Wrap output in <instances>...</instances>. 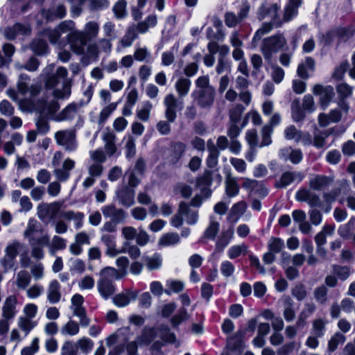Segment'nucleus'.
Masks as SVG:
<instances>
[{
  "label": "nucleus",
  "instance_id": "obj_1",
  "mask_svg": "<svg viewBox=\"0 0 355 355\" xmlns=\"http://www.w3.org/2000/svg\"><path fill=\"white\" fill-rule=\"evenodd\" d=\"M286 40L282 35H275L263 40L261 52L266 60L270 62L274 53L282 49L286 45Z\"/></svg>",
  "mask_w": 355,
  "mask_h": 355
},
{
  "label": "nucleus",
  "instance_id": "obj_2",
  "mask_svg": "<svg viewBox=\"0 0 355 355\" xmlns=\"http://www.w3.org/2000/svg\"><path fill=\"white\" fill-rule=\"evenodd\" d=\"M56 143L63 146L65 150L73 152L77 149L76 132L75 130H64L57 131L54 135Z\"/></svg>",
  "mask_w": 355,
  "mask_h": 355
},
{
  "label": "nucleus",
  "instance_id": "obj_3",
  "mask_svg": "<svg viewBox=\"0 0 355 355\" xmlns=\"http://www.w3.org/2000/svg\"><path fill=\"white\" fill-rule=\"evenodd\" d=\"M279 8L280 6L277 3H263L257 11V17L260 21L268 19L269 21L280 24Z\"/></svg>",
  "mask_w": 355,
  "mask_h": 355
},
{
  "label": "nucleus",
  "instance_id": "obj_4",
  "mask_svg": "<svg viewBox=\"0 0 355 355\" xmlns=\"http://www.w3.org/2000/svg\"><path fill=\"white\" fill-rule=\"evenodd\" d=\"M69 32L67 37L71 49L76 54H83L88 40L83 31H78L75 28Z\"/></svg>",
  "mask_w": 355,
  "mask_h": 355
},
{
  "label": "nucleus",
  "instance_id": "obj_5",
  "mask_svg": "<svg viewBox=\"0 0 355 355\" xmlns=\"http://www.w3.org/2000/svg\"><path fill=\"white\" fill-rule=\"evenodd\" d=\"M76 27L73 21H64L54 29H46L44 31V35L48 37L51 44H57L62 34L68 33Z\"/></svg>",
  "mask_w": 355,
  "mask_h": 355
},
{
  "label": "nucleus",
  "instance_id": "obj_6",
  "mask_svg": "<svg viewBox=\"0 0 355 355\" xmlns=\"http://www.w3.org/2000/svg\"><path fill=\"white\" fill-rule=\"evenodd\" d=\"M312 92L314 95L319 97V104L322 110L327 108L335 95L332 87L322 86L320 84L315 85L312 88Z\"/></svg>",
  "mask_w": 355,
  "mask_h": 355
},
{
  "label": "nucleus",
  "instance_id": "obj_7",
  "mask_svg": "<svg viewBox=\"0 0 355 355\" xmlns=\"http://www.w3.org/2000/svg\"><path fill=\"white\" fill-rule=\"evenodd\" d=\"M61 203L54 202L51 203H41L37 206V216L42 220L53 218L60 211Z\"/></svg>",
  "mask_w": 355,
  "mask_h": 355
},
{
  "label": "nucleus",
  "instance_id": "obj_8",
  "mask_svg": "<svg viewBox=\"0 0 355 355\" xmlns=\"http://www.w3.org/2000/svg\"><path fill=\"white\" fill-rule=\"evenodd\" d=\"M165 106V117L168 122H173L177 116L178 101L173 94H168L164 99Z\"/></svg>",
  "mask_w": 355,
  "mask_h": 355
},
{
  "label": "nucleus",
  "instance_id": "obj_9",
  "mask_svg": "<svg viewBox=\"0 0 355 355\" xmlns=\"http://www.w3.org/2000/svg\"><path fill=\"white\" fill-rule=\"evenodd\" d=\"M60 108V104L56 100L47 101L42 98L34 106L37 112L47 116H53Z\"/></svg>",
  "mask_w": 355,
  "mask_h": 355
},
{
  "label": "nucleus",
  "instance_id": "obj_10",
  "mask_svg": "<svg viewBox=\"0 0 355 355\" xmlns=\"http://www.w3.org/2000/svg\"><path fill=\"white\" fill-rule=\"evenodd\" d=\"M102 213L105 218H110L114 223H122L125 217V212L121 209H117L113 205H109L101 209Z\"/></svg>",
  "mask_w": 355,
  "mask_h": 355
},
{
  "label": "nucleus",
  "instance_id": "obj_11",
  "mask_svg": "<svg viewBox=\"0 0 355 355\" xmlns=\"http://www.w3.org/2000/svg\"><path fill=\"white\" fill-rule=\"evenodd\" d=\"M101 241L105 245V254L110 257H114L121 253L126 252L125 248L119 250L116 248L115 239L113 236L109 234H103L101 237Z\"/></svg>",
  "mask_w": 355,
  "mask_h": 355
},
{
  "label": "nucleus",
  "instance_id": "obj_12",
  "mask_svg": "<svg viewBox=\"0 0 355 355\" xmlns=\"http://www.w3.org/2000/svg\"><path fill=\"white\" fill-rule=\"evenodd\" d=\"M212 182V175L210 171H205L200 177L196 179V186L201 191V194L204 198H207L211 196V190L209 187Z\"/></svg>",
  "mask_w": 355,
  "mask_h": 355
},
{
  "label": "nucleus",
  "instance_id": "obj_13",
  "mask_svg": "<svg viewBox=\"0 0 355 355\" xmlns=\"http://www.w3.org/2000/svg\"><path fill=\"white\" fill-rule=\"evenodd\" d=\"M215 91L209 90L193 92L192 96L197 101L199 106L202 108H207L212 105L214 101Z\"/></svg>",
  "mask_w": 355,
  "mask_h": 355
},
{
  "label": "nucleus",
  "instance_id": "obj_14",
  "mask_svg": "<svg viewBox=\"0 0 355 355\" xmlns=\"http://www.w3.org/2000/svg\"><path fill=\"white\" fill-rule=\"evenodd\" d=\"M17 299L15 295L6 298L2 306V317L5 319H12L17 313Z\"/></svg>",
  "mask_w": 355,
  "mask_h": 355
},
{
  "label": "nucleus",
  "instance_id": "obj_15",
  "mask_svg": "<svg viewBox=\"0 0 355 355\" xmlns=\"http://www.w3.org/2000/svg\"><path fill=\"white\" fill-rule=\"evenodd\" d=\"M102 139L105 143L104 149L105 150V154L109 157L114 155L117 150L115 144L116 139V135L110 130H106L103 133Z\"/></svg>",
  "mask_w": 355,
  "mask_h": 355
},
{
  "label": "nucleus",
  "instance_id": "obj_16",
  "mask_svg": "<svg viewBox=\"0 0 355 355\" xmlns=\"http://www.w3.org/2000/svg\"><path fill=\"white\" fill-rule=\"evenodd\" d=\"M75 167V162L67 158L62 163L61 168H56L54 171L55 177L60 181H66L70 176L69 171Z\"/></svg>",
  "mask_w": 355,
  "mask_h": 355
},
{
  "label": "nucleus",
  "instance_id": "obj_17",
  "mask_svg": "<svg viewBox=\"0 0 355 355\" xmlns=\"http://www.w3.org/2000/svg\"><path fill=\"white\" fill-rule=\"evenodd\" d=\"M137 297V293L134 291H126L125 293L116 295L113 298L114 304L118 307H124L132 301H135Z\"/></svg>",
  "mask_w": 355,
  "mask_h": 355
},
{
  "label": "nucleus",
  "instance_id": "obj_18",
  "mask_svg": "<svg viewBox=\"0 0 355 355\" xmlns=\"http://www.w3.org/2000/svg\"><path fill=\"white\" fill-rule=\"evenodd\" d=\"M315 67V60L311 57H307L298 65L297 69V75L302 78L307 79L309 76V73L313 71Z\"/></svg>",
  "mask_w": 355,
  "mask_h": 355
},
{
  "label": "nucleus",
  "instance_id": "obj_19",
  "mask_svg": "<svg viewBox=\"0 0 355 355\" xmlns=\"http://www.w3.org/2000/svg\"><path fill=\"white\" fill-rule=\"evenodd\" d=\"M47 299L51 304H56L60 300V285L57 280H52L49 282L47 288Z\"/></svg>",
  "mask_w": 355,
  "mask_h": 355
},
{
  "label": "nucleus",
  "instance_id": "obj_20",
  "mask_svg": "<svg viewBox=\"0 0 355 355\" xmlns=\"http://www.w3.org/2000/svg\"><path fill=\"white\" fill-rule=\"evenodd\" d=\"M279 156L284 160H290L293 164H298L302 159V153L300 149L284 148L281 150Z\"/></svg>",
  "mask_w": 355,
  "mask_h": 355
},
{
  "label": "nucleus",
  "instance_id": "obj_21",
  "mask_svg": "<svg viewBox=\"0 0 355 355\" xmlns=\"http://www.w3.org/2000/svg\"><path fill=\"white\" fill-rule=\"evenodd\" d=\"M120 203L125 207H130L135 203V191L125 187L117 193Z\"/></svg>",
  "mask_w": 355,
  "mask_h": 355
},
{
  "label": "nucleus",
  "instance_id": "obj_22",
  "mask_svg": "<svg viewBox=\"0 0 355 355\" xmlns=\"http://www.w3.org/2000/svg\"><path fill=\"white\" fill-rule=\"evenodd\" d=\"M30 33L31 28L28 26L17 24L11 28H8L5 31V35L8 39L12 40L17 35H28Z\"/></svg>",
  "mask_w": 355,
  "mask_h": 355
},
{
  "label": "nucleus",
  "instance_id": "obj_23",
  "mask_svg": "<svg viewBox=\"0 0 355 355\" xmlns=\"http://www.w3.org/2000/svg\"><path fill=\"white\" fill-rule=\"evenodd\" d=\"M60 216L67 221H73L76 230L81 228L83 226L84 214L82 212L67 211L62 212Z\"/></svg>",
  "mask_w": 355,
  "mask_h": 355
},
{
  "label": "nucleus",
  "instance_id": "obj_24",
  "mask_svg": "<svg viewBox=\"0 0 355 355\" xmlns=\"http://www.w3.org/2000/svg\"><path fill=\"white\" fill-rule=\"evenodd\" d=\"M77 114V105L74 103L68 105L58 114L54 116L53 119L56 121H67L73 119Z\"/></svg>",
  "mask_w": 355,
  "mask_h": 355
},
{
  "label": "nucleus",
  "instance_id": "obj_25",
  "mask_svg": "<svg viewBox=\"0 0 355 355\" xmlns=\"http://www.w3.org/2000/svg\"><path fill=\"white\" fill-rule=\"evenodd\" d=\"M180 238L178 234L168 232L162 234L158 240L157 245L160 248H166L174 245L180 243Z\"/></svg>",
  "mask_w": 355,
  "mask_h": 355
},
{
  "label": "nucleus",
  "instance_id": "obj_26",
  "mask_svg": "<svg viewBox=\"0 0 355 355\" xmlns=\"http://www.w3.org/2000/svg\"><path fill=\"white\" fill-rule=\"evenodd\" d=\"M282 301L284 303V318L287 322H292L295 318L293 302L288 296L282 297Z\"/></svg>",
  "mask_w": 355,
  "mask_h": 355
},
{
  "label": "nucleus",
  "instance_id": "obj_27",
  "mask_svg": "<svg viewBox=\"0 0 355 355\" xmlns=\"http://www.w3.org/2000/svg\"><path fill=\"white\" fill-rule=\"evenodd\" d=\"M180 213L183 214L187 223L189 225L196 224L198 219V212L190 209L185 202L180 204Z\"/></svg>",
  "mask_w": 355,
  "mask_h": 355
},
{
  "label": "nucleus",
  "instance_id": "obj_28",
  "mask_svg": "<svg viewBox=\"0 0 355 355\" xmlns=\"http://www.w3.org/2000/svg\"><path fill=\"white\" fill-rule=\"evenodd\" d=\"M315 310V305L313 303L305 304L304 308L299 315L296 322L297 327H303L306 325V320L309 318Z\"/></svg>",
  "mask_w": 355,
  "mask_h": 355
},
{
  "label": "nucleus",
  "instance_id": "obj_29",
  "mask_svg": "<svg viewBox=\"0 0 355 355\" xmlns=\"http://www.w3.org/2000/svg\"><path fill=\"white\" fill-rule=\"evenodd\" d=\"M239 187L236 179L232 176L230 173H226L225 177V192L227 196L234 197L239 193Z\"/></svg>",
  "mask_w": 355,
  "mask_h": 355
},
{
  "label": "nucleus",
  "instance_id": "obj_30",
  "mask_svg": "<svg viewBox=\"0 0 355 355\" xmlns=\"http://www.w3.org/2000/svg\"><path fill=\"white\" fill-rule=\"evenodd\" d=\"M191 81L184 77H181L175 82V88L179 97L186 96L190 90Z\"/></svg>",
  "mask_w": 355,
  "mask_h": 355
},
{
  "label": "nucleus",
  "instance_id": "obj_31",
  "mask_svg": "<svg viewBox=\"0 0 355 355\" xmlns=\"http://www.w3.org/2000/svg\"><path fill=\"white\" fill-rule=\"evenodd\" d=\"M67 70L63 67L57 69L56 73L47 78L45 86L46 88H52L55 87L58 83L59 78H65L67 76Z\"/></svg>",
  "mask_w": 355,
  "mask_h": 355
},
{
  "label": "nucleus",
  "instance_id": "obj_32",
  "mask_svg": "<svg viewBox=\"0 0 355 355\" xmlns=\"http://www.w3.org/2000/svg\"><path fill=\"white\" fill-rule=\"evenodd\" d=\"M153 107V103L149 101H144L141 107L137 110V117L141 121L146 122L150 118V114Z\"/></svg>",
  "mask_w": 355,
  "mask_h": 355
},
{
  "label": "nucleus",
  "instance_id": "obj_33",
  "mask_svg": "<svg viewBox=\"0 0 355 355\" xmlns=\"http://www.w3.org/2000/svg\"><path fill=\"white\" fill-rule=\"evenodd\" d=\"M295 179L302 180V174L300 173H294L291 172H286L282 175L279 181L277 182L276 186L279 188H284L292 182H293Z\"/></svg>",
  "mask_w": 355,
  "mask_h": 355
},
{
  "label": "nucleus",
  "instance_id": "obj_34",
  "mask_svg": "<svg viewBox=\"0 0 355 355\" xmlns=\"http://www.w3.org/2000/svg\"><path fill=\"white\" fill-rule=\"evenodd\" d=\"M117 105V103H110L101 109L98 118L99 125H103L105 123L111 114L116 109Z\"/></svg>",
  "mask_w": 355,
  "mask_h": 355
},
{
  "label": "nucleus",
  "instance_id": "obj_35",
  "mask_svg": "<svg viewBox=\"0 0 355 355\" xmlns=\"http://www.w3.org/2000/svg\"><path fill=\"white\" fill-rule=\"evenodd\" d=\"M98 291L104 299L109 298L114 293V287L111 282H98Z\"/></svg>",
  "mask_w": 355,
  "mask_h": 355
},
{
  "label": "nucleus",
  "instance_id": "obj_36",
  "mask_svg": "<svg viewBox=\"0 0 355 355\" xmlns=\"http://www.w3.org/2000/svg\"><path fill=\"white\" fill-rule=\"evenodd\" d=\"M331 181L330 178L318 175L310 180L309 184L313 189L320 190L326 187Z\"/></svg>",
  "mask_w": 355,
  "mask_h": 355
},
{
  "label": "nucleus",
  "instance_id": "obj_37",
  "mask_svg": "<svg viewBox=\"0 0 355 355\" xmlns=\"http://www.w3.org/2000/svg\"><path fill=\"white\" fill-rule=\"evenodd\" d=\"M83 302V297L80 294H76L71 297V309L74 315L78 317L85 314V309L82 306Z\"/></svg>",
  "mask_w": 355,
  "mask_h": 355
},
{
  "label": "nucleus",
  "instance_id": "obj_38",
  "mask_svg": "<svg viewBox=\"0 0 355 355\" xmlns=\"http://www.w3.org/2000/svg\"><path fill=\"white\" fill-rule=\"evenodd\" d=\"M185 151V145L181 142L173 143L171 145L170 161L176 163L183 155Z\"/></svg>",
  "mask_w": 355,
  "mask_h": 355
},
{
  "label": "nucleus",
  "instance_id": "obj_39",
  "mask_svg": "<svg viewBox=\"0 0 355 355\" xmlns=\"http://www.w3.org/2000/svg\"><path fill=\"white\" fill-rule=\"evenodd\" d=\"M99 32V25L96 21H89L85 24L84 27V31L83 32L84 35L88 40L94 39L97 37Z\"/></svg>",
  "mask_w": 355,
  "mask_h": 355
},
{
  "label": "nucleus",
  "instance_id": "obj_40",
  "mask_svg": "<svg viewBox=\"0 0 355 355\" xmlns=\"http://www.w3.org/2000/svg\"><path fill=\"white\" fill-rule=\"evenodd\" d=\"M100 279L98 281L111 282L112 279H120L121 276L119 275L118 271L112 267H106L101 270Z\"/></svg>",
  "mask_w": 355,
  "mask_h": 355
},
{
  "label": "nucleus",
  "instance_id": "obj_41",
  "mask_svg": "<svg viewBox=\"0 0 355 355\" xmlns=\"http://www.w3.org/2000/svg\"><path fill=\"white\" fill-rule=\"evenodd\" d=\"M301 4V0H289L288 5L285 8L284 19L288 21L296 14L297 8Z\"/></svg>",
  "mask_w": 355,
  "mask_h": 355
},
{
  "label": "nucleus",
  "instance_id": "obj_42",
  "mask_svg": "<svg viewBox=\"0 0 355 355\" xmlns=\"http://www.w3.org/2000/svg\"><path fill=\"white\" fill-rule=\"evenodd\" d=\"M56 99H64L68 98L71 94V83L68 80H64L61 89H55L52 93Z\"/></svg>",
  "mask_w": 355,
  "mask_h": 355
},
{
  "label": "nucleus",
  "instance_id": "obj_43",
  "mask_svg": "<svg viewBox=\"0 0 355 355\" xmlns=\"http://www.w3.org/2000/svg\"><path fill=\"white\" fill-rule=\"evenodd\" d=\"M145 263L149 270L159 269L162 266V258L159 254H155L151 257L145 258Z\"/></svg>",
  "mask_w": 355,
  "mask_h": 355
},
{
  "label": "nucleus",
  "instance_id": "obj_44",
  "mask_svg": "<svg viewBox=\"0 0 355 355\" xmlns=\"http://www.w3.org/2000/svg\"><path fill=\"white\" fill-rule=\"evenodd\" d=\"M246 204L241 201L234 205L230 210L229 217L234 221H236L245 211Z\"/></svg>",
  "mask_w": 355,
  "mask_h": 355
},
{
  "label": "nucleus",
  "instance_id": "obj_45",
  "mask_svg": "<svg viewBox=\"0 0 355 355\" xmlns=\"http://www.w3.org/2000/svg\"><path fill=\"white\" fill-rule=\"evenodd\" d=\"M25 245L19 241H15L8 245L5 249L6 254L15 259L19 252L24 249Z\"/></svg>",
  "mask_w": 355,
  "mask_h": 355
},
{
  "label": "nucleus",
  "instance_id": "obj_46",
  "mask_svg": "<svg viewBox=\"0 0 355 355\" xmlns=\"http://www.w3.org/2000/svg\"><path fill=\"white\" fill-rule=\"evenodd\" d=\"M36 325L31 318L20 316L17 320L18 327L27 335Z\"/></svg>",
  "mask_w": 355,
  "mask_h": 355
},
{
  "label": "nucleus",
  "instance_id": "obj_47",
  "mask_svg": "<svg viewBox=\"0 0 355 355\" xmlns=\"http://www.w3.org/2000/svg\"><path fill=\"white\" fill-rule=\"evenodd\" d=\"M247 252V245L242 243L231 246L227 251V255L230 259H233L239 257L241 254H245Z\"/></svg>",
  "mask_w": 355,
  "mask_h": 355
},
{
  "label": "nucleus",
  "instance_id": "obj_48",
  "mask_svg": "<svg viewBox=\"0 0 355 355\" xmlns=\"http://www.w3.org/2000/svg\"><path fill=\"white\" fill-rule=\"evenodd\" d=\"M219 222L216 220L214 217L210 218V223L205 232V237L213 239L216 237L219 230Z\"/></svg>",
  "mask_w": 355,
  "mask_h": 355
},
{
  "label": "nucleus",
  "instance_id": "obj_49",
  "mask_svg": "<svg viewBox=\"0 0 355 355\" xmlns=\"http://www.w3.org/2000/svg\"><path fill=\"white\" fill-rule=\"evenodd\" d=\"M113 12L115 17L118 19L124 18L127 12V2L125 0H119L114 6Z\"/></svg>",
  "mask_w": 355,
  "mask_h": 355
},
{
  "label": "nucleus",
  "instance_id": "obj_50",
  "mask_svg": "<svg viewBox=\"0 0 355 355\" xmlns=\"http://www.w3.org/2000/svg\"><path fill=\"white\" fill-rule=\"evenodd\" d=\"M292 118L295 121H300L303 120L306 116L305 110L300 107V101H294L291 105Z\"/></svg>",
  "mask_w": 355,
  "mask_h": 355
},
{
  "label": "nucleus",
  "instance_id": "obj_51",
  "mask_svg": "<svg viewBox=\"0 0 355 355\" xmlns=\"http://www.w3.org/2000/svg\"><path fill=\"white\" fill-rule=\"evenodd\" d=\"M79 326L74 321L69 320L61 329V334L64 336H75L78 334Z\"/></svg>",
  "mask_w": 355,
  "mask_h": 355
},
{
  "label": "nucleus",
  "instance_id": "obj_52",
  "mask_svg": "<svg viewBox=\"0 0 355 355\" xmlns=\"http://www.w3.org/2000/svg\"><path fill=\"white\" fill-rule=\"evenodd\" d=\"M31 277L28 272L21 270L17 275L16 284L20 289H25L30 284Z\"/></svg>",
  "mask_w": 355,
  "mask_h": 355
},
{
  "label": "nucleus",
  "instance_id": "obj_53",
  "mask_svg": "<svg viewBox=\"0 0 355 355\" xmlns=\"http://www.w3.org/2000/svg\"><path fill=\"white\" fill-rule=\"evenodd\" d=\"M66 248V241L58 236H53L51 240V244L49 248V252L54 254L56 250H62Z\"/></svg>",
  "mask_w": 355,
  "mask_h": 355
},
{
  "label": "nucleus",
  "instance_id": "obj_54",
  "mask_svg": "<svg viewBox=\"0 0 355 355\" xmlns=\"http://www.w3.org/2000/svg\"><path fill=\"white\" fill-rule=\"evenodd\" d=\"M196 89L193 92H199L214 89L213 87L209 85V79L207 76H200L196 81Z\"/></svg>",
  "mask_w": 355,
  "mask_h": 355
},
{
  "label": "nucleus",
  "instance_id": "obj_55",
  "mask_svg": "<svg viewBox=\"0 0 355 355\" xmlns=\"http://www.w3.org/2000/svg\"><path fill=\"white\" fill-rule=\"evenodd\" d=\"M328 289L324 285L316 288L313 292V295L316 301L322 304H324L327 300Z\"/></svg>",
  "mask_w": 355,
  "mask_h": 355
},
{
  "label": "nucleus",
  "instance_id": "obj_56",
  "mask_svg": "<svg viewBox=\"0 0 355 355\" xmlns=\"http://www.w3.org/2000/svg\"><path fill=\"white\" fill-rule=\"evenodd\" d=\"M277 25V23H273L272 21H268L263 24L261 27H260L255 33L253 40L257 41L259 40L261 37L267 33H268L270 31H272L273 26Z\"/></svg>",
  "mask_w": 355,
  "mask_h": 355
},
{
  "label": "nucleus",
  "instance_id": "obj_57",
  "mask_svg": "<svg viewBox=\"0 0 355 355\" xmlns=\"http://www.w3.org/2000/svg\"><path fill=\"white\" fill-rule=\"evenodd\" d=\"M326 323L327 322L322 318L315 319L313 321L312 331L316 337H322L324 335Z\"/></svg>",
  "mask_w": 355,
  "mask_h": 355
},
{
  "label": "nucleus",
  "instance_id": "obj_58",
  "mask_svg": "<svg viewBox=\"0 0 355 355\" xmlns=\"http://www.w3.org/2000/svg\"><path fill=\"white\" fill-rule=\"evenodd\" d=\"M273 129L270 125H264L261 129V143L260 146L264 147L269 146L272 143L271 135Z\"/></svg>",
  "mask_w": 355,
  "mask_h": 355
},
{
  "label": "nucleus",
  "instance_id": "obj_59",
  "mask_svg": "<svg viewBox=\"0 0 355 355\" xmlns=\"http://www.w3.org/2000/svg\"><path fill=\"white\" fill-rule=\"evenodd\" d=\"M30 77L26 74L20 75L17 82V89L19 93L24 96L28 92L29 86L28 82Z\"/></svg>",
  "mask_w": 355,
  "mask_h": 355
},
{
  "label": "nucleus",
  "instance_id": "obj_60",
  "mask_svg": "<svg viewBox=\"0 0 355 355\" xmlns=\"http://www.w3.org/2000/svg\"><path fill=\"white\" fill-rule=\"evenodd\" d=\"M168 289L165 291V293L168 295L173 293H180L183 291L184 288V283L179 280H170L166 283Z\"/></svg>",
  "mask_w": 355,
  "mask_h": 355
},
{
  "label": "nucleus",
  "instance_id": "obj_61",
  "mask_svg": "<svg viewBox=\"0 0 355 355\" xmlns=\"http://www.w3.org/2000/svg\"><path fill=\"white\" fill-rule=\"evenodd\" d=\"M284 245V241L279 238L272 237L268 241L269 251L275 254L280 252Z\"/></svg>",
  "mask_w": 355,
  "mask_h": 355
},
{
  "label": "nucleus",
  "instance_id": "obj_62",
  "mask_svg": "<svg viewBox=\"0 0 355 355\" xmlns=\"http://www.w3.org/2000/svg\"><path fill=\"white\" fill-rule=\"evenodd\" d=\"M333 272L340 279L345 281L350 275V269L347 266L335 265L333 266Z\"/></svg>",
  "mask_w": 355,
  "mask_h": 355
},
{
  "label": "nucleus",
  "instance_id": "obj_63",
  "mask_svg": "<svg viewBox=\"0 0 355 355\" xmlns=\"http://www.w3.org/2000/svg\"><path fill=\"white\" fill-rule=\"evenodd\" d=\"M106 154L101 149H96L89 152V157L93 163L101 164L106 160Z\"/></svg>",
  "mask_w": 355,
  "mask_h": 355
},
{
  "label": "nucleus",
  "instance_id": "obj_64",
  "mask_svg": "<svg viewBox=\"0 0 355 355\" xmlns=\"http://www.w3.org/2000/svg\"><path fill=\"white\" fill-rule=\"evenodd\" d=\"M244 111V107L241 105H236L230 110V123H238Z\"/></svg>",
  "mask_w": 355,
  "mask_h": 355
}]
</instances>
